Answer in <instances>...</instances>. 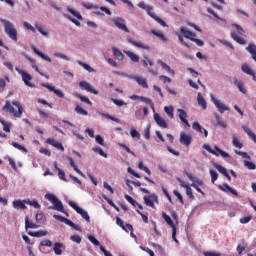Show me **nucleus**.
Masks as SVG:
<instances>
[{
  "label": "nucleus",
  "mask_w": 256,
  "mask_h": 256,
  "mask_svg": "<svg viewBox=\"0 0 256 256\" xmlns=\"http://www.w3.org/2000/svg\"><path fill=\"white\" fill-rule=\"evenodd\" d=\"M236 155H240L243 159H251V156L247 152H242L239 150H235Z\"/></svg>",
  "instance_id": "58"
},
{
  "label": "nucleus",
  "mask_w": 256,
  "mask_h": 256,
  "mask_svg": "<svg viewBox=\"0 0 256 256\" xmlns=\"http://www.w3.org/2000/svg\"><path fill=\"white\" fill-rule=\"evenodd\" d=\"M0 123L3 125V131L11 133V123H7L5 120H0Z\"/></svg>",
  "instance_id": "40"
},
{
  "label": "nucleus",
  "mask_w": 256,
  "mask_h": 256,
  "mask_svg": "<svg viewBox=\"0 0 256 256\" xmlns=\"http://www.w3.org/2000/svg\"><path fill=\"white\" fill-rule=\"evenodd\" d=\"M32 49L34 53L38 55V57H41V59H44V61H48L49 63H51V58L49 56L45 55L43 52L36 49L35 46H33Z\"/></svg>",
  "instance_id": "24"
},
{
  "label": "nucleus",
  "mask_w": 256,
  "mask_h": 256,
  "mask_svg": "<svg viewBox=\"0 0 256 256\" xmlns=\"http://www.w3.org/2000/svg\"><path fill=\"white\" fill-rule=\"evenodd\" d=\"M124 197H125L126 201H128V203L133 205V207H137V201H135V199H133V197H131L127 194H125Z\"/></svg>",
  "instance_id": "55"
},
{
  "label": "nucleus",
  "mask_w": 256,
  "mask_h": 256,
  "mask_svg": "<svg viewBox=\"0 0 256 256\" xmlns=\"http://www.w3.org/2000/svg\"><path fill=\"white\" fill-rule=\"evenodd\" d=\"M2 111H4V113H8V115H11V117L21 119V117H23L25 109H23V105H21V102L17 100H13L12 102L6 100L5 105L2 108Z\"/></svg>",
  "instance_id": "1"
},
{
  "label": "nucleus",
  "mask_w": 256,
  "mask_h": 256,
  "mask_svg": "<svg viewBox=\"0 0 256 256\" xmlns=\"http://www.w3.org/2000/svg\"><path fill=\"white\" fill-rule=\"evenodd\" d=\"M151 34L155 35V37H158V39L162 40L163 43H167V41H169L161 31L151 30Z\"/></svg>",
  "instance_id": "22"
},
{
  "label": "nucleus",
  "mask_w": 256,
  "mask_h": 256,
  "mask_svg": "<svg viewBox=\"0 0 256 256\" xmlns=\"http://www.w3.org/2000/svg\"><path fill=\"white\" fill-rule=\"evenodd\" d=\"M79 87L84 89V91H88V93H93V95H98L99 91L94 89V87L87 81H80L79 82Z\"/></svg>",
  "instance_id": "9"
},
{
  "label": "nucleus",
  "mask_w": 256,
  "mask_h": 256,
  "mask_svg": "<svg viewBox=\"0 0 256 256\" xmlns=\"http://www.w3.org/2000/svg\"><path fill=\"white\" fill-rule=\"evenodd\" d=\"M12 146H14V148L18 149L19 151L27 152V148H25L24 146H21V144L17 142H12Z\"/></svg>",
  "instance_id": "59"
},
{
  "label": "nucleus",
  "mask_w": 256,
  "mask_h": 256,
  "mask_svg": "<svg viewBox=\"0 0 256 256\" xmlns=\"http://www.w3.org/2000/svg\"><path fill=\"white\" fill-rule=\"evenodd\" d=\"M216 151H219V154L221 155V157L227 158V157H231V155H229V153L221 150L219 147L215 146Z\"/></svg>",
  "instance_id": "62"
},
{
  "label": "nucleus",
  "mask_w": 256,
  "mask_h": 256,
  "mask_svg": "<svg viewBox=\"0 0 256 256\" xmlns=\"http://www.w3.org/2000/svg\"><path fill=\"white\" fill-rule=\"evenodd\" d=\"M102 117H105V119H110L111 121H114L115 123H121V120L118 118H115L111 116L110 114L102 113Z\"/></svg>",
  "instance_id": "53"
},
{
  "label": "nucleus",
  "mask_w": 256,
  "mask_h": 256,
  "mask_svg": "<svg viewBox=\"0 0 256 256\" xmlns=\"http://www.w3.org/2000/svg\"><path fill=\"white\" fill-rule=\"evenodd\" d=\"M114 57H116V59H118V61H123L124 56H123V52H121L119 49L117 48H112Z\"/></svg>",
  "instance_id": "37"
},
{
  "label": "nucleus",
  "mask_w": 256,
  "mask_h": 256,
  "mask_svg": "<svg viewBox=\"0 0 256 256\" xmlns=\"http://www.w3.org/2000/svg\"><path fill=\"white\" fill-rule=\"evenodd\" d=\"M130 135L133 138L141 139V134L137 130H135V129H131L130 130Z\"/></svg>",
  "instance_id": "60"
},
{
  "label": "nucleus",
  "mask_w": 256,
  "mask_h": 256,
  "mask_svg": "<svg viewBox=\"0 0 256 256\" xmlns=\"http://www.w3.org/2000/svg\"><path fill=\"white\" fill-rule=\"evenodd\" d=\"M215 118H216L215 127L219 126V127H223V129L227 128V123H225V121H221V118L219 117V115H216Z\"/></svg>",
  "instance_id": "42"
},
{
  "label": "nucleus",
  "mask_w": 256,
  "mask_h": 256,
  "mask_svg": "<svg viewBox=\"0 0 256 256\" xmlns=\"http://www.w3.org/2000/svg\"><path fill=\"white\" fill-rule=\"evenodd\" d=\"M186 195L191 201L195 200V196L193 195V190L191 189L190 186L186 187Z\"/></svg>",
  "instance_id": "50"
},
{
  "label": "nucleus",
  "mask_w": 256,
  "mask_h": 256,
  "mask_svg": "<svg viewBox=\"0 0 256 256\" xmlns=\"http://www.w3.org/2000/svg\"><path fill=\"white\" fill-rule=\"evenodd\" d=\"M246 51H248V53L252 55V59H254V61L256 62V45L249 44L246 48Z\"/></svg>",
  "instance_id": "26"
},
{
  "label": "nucleus",
  "mask_w": 256,
  "mask_h": 256,
  "mask_svg": "<svg viewBox=\"0 0 256 256\" xmlns=\"http://www.w3.org/2000/svg\"><path fill=\"white\" fill-rule=\"evenodd\" d=\"M136 82L140 87H143V89H149V84H147V79L142 78V77H137Z\"/></svg>",
  "instance_id": "28"
},
{
  "label": "nucleus",
  "mask_w": 256,
  "mask_h": 256,
  "mask_svg": "<svg viewBox=\"0 0 256 256\" xmlns=\"http://www.w3.org/2000/svg\"><path fill=\"white\" fill-rule=\"evenodd\" d=\"M231 38L236 41V43H239V45H247V41L235 32H231Z\"/></svg>",
  "instance_id": "19"
},
{
  "label": "nucleus",
  "mask_w": 256,
  "mask_h": 256,
  "mask_svg": "<svg viewBox=\"0 0 256 256\" xmlns=\"http://www.w3.org/2000/svg\"><path fill=\"white\" fill-rule=\"evenodd\" d=\"M162 217L164 219V221L167 222V224L172 228V239L176 242L179 243V241L176 238L177 235V228L175 227V223L173 222V220L171 219L170 215H167V213L163 212L162 213Z\"/></svg>",
  "instance_id": "4"
},
{
  "label": "nucleus",
  "mask_w": 256,
  "mask_h": 256,
  "mask_svg": "<svg viewBox=\"0 0 256 256\" xmlns=\"http://www.w3.org/2000/svg\"><path fill=\"white\" fill-rule=\"evenodd\" d=\"M204 256H221V254L217 252L208 251V252H204Z\"/></svg>",
  "instance_id": "64"
},
{
  "label": "nucleus",
  "mask_w": 256,
  "mask_h": 256,
  "mask_svg": "<svg viewBox=\"0 0 256 256\" xmlns=\"http://www.w3.org/2000/svg\"><path fill=\"white\" fill-rule=\"evenodd\" d=\"M27 203L26 200H14L13 201V207L14 209H27V206L25 205Z\"/></svg>",
  "instance_id": "17"
},
{
  "label": "nucleus",
  "mask_w": 256,
  "mask_h": 256,
  "mask_svg": "<svg viewBox=\"0 0 256 256\" xmlns=\"http://www.w3.org/2000/svg\"><path fill=\"white\" fill-rule=\"evenodd\" d=\"M88 240L91 241L92 244L95 245L96 247H99V245H101L99 240H97V238H95V236L93 235L88 236Z\"/></svg>",
  "instance_id": "56"
},
{
  "label": "nucleus",
  "mask_w": 256,
  "mask_h": 256,
  "mask_svg": "<svg viewBox=\"0 0 256 256\" xmlns=\"http://www.w3.org/2000/svg\"><path fill=\"white\" fill-rule=\"evenodd\" d=\"M138 167H139V169H141V171H145V173H147V175H151V170L143 164V161L139 162Z\"/></svg>",
  "instance_id": "46"
},
{
  "label": "nucleus",
  "mask_w": 256,
  "mask_h": 256,
  "mask_svg": "<svg viewBox=\"0 0 256 256\" xmlns=\"http://www.w3.org/2000/svg\"><path fill=\"white\" fill-rule=\"evenodd\" d=\"M178 113L179 119L182 121V123H185L187 127H191V125L189 124V120H187V112H185V110L183 109H178Z\"/></svg>",
  "instance_id": "16"
},
{
  "label": "nucleus",
  "mask_w": 256,
  "mask_h": 256,
  "mask_svg": "<svg viewBox=\"0 0 256 256\" xmlns=\"http://www.w3.org/2000/svg\"><path fill=\"white\" fill-rule=\"evenodd\" d=\"M76 97L82 101V103H86L87 105H93L91 100H89L86 96H83L81 94H77Z\"/></svg>",
  "instance_id": "45"
},
{
  "label": "nucleus",
  "mask_w": 256,
  "mask_h": 256,
  "mask_svg": "<svg viewBox=\"0 0 256 256\" xmlns=\"http://www.w3.org/2000/svg\"><path fill=\"white\" fill-rule=\"evenodd\" d=\"M39 226L33 222H29V217L25 218V229H37Z\"/></svg>",
  "instance_id": "39"
},
{
  "label": "nucleus",
  "mask_w": 256,
  "mask_h": 256,
  "mask_svg": "<svg viewBox=\"0 0 256 256\" xmlns=\"http://www.w3.org/2000/svg\"><path fill=\"white\" fill-rule=\"evenodd\" d=\"M77 63L78 65H81V67H83L86 71H88V73H95V69H93V67H91L89 64L80 60H78Z\"/></svg>",
  "instance_id": "31"
},
{
  "label": "nucleus",
  "mask_w": 256,
  "mask_h": 256,
  "mask_svg": "<svg viewBox=\"0 0 256 256\" xmlns=\"http://www.w3.org/2000/svg\"><path fill=\"white\" fill-rule=\"evenodd\" d=\"M191 141H193V137L191 134H186L185 132L180 133V143L185 147H189L191 145Z\"/></svg>",
  "instance_id": "10"
},
{
  "label": "nucleus",
  "mask_w": 256,
  "mask_h": 256,
  "mask_svg": "<svg viewBox=\"0 0 256 256\" xmlns=\"http://www.w3.org/2000/svg\"><path fill=\"white\" fill-rule=\"evenodd\" d=\"M70 239L74 242V243H81V236L79 235H73L70 237Z\"/></svg>",
  "instance_id": "63"
},
{
  "label": "nucleus",
  "mask_w": 256,
  "mask_h": 256,
  "mask_svg": "<svg viewBox=\"0 0 256 256\" xmlns=\"http://www.w3.org/2000/svg\"><path fill=\"white\" fill-rule=\"evenodd\" d=\"M46 143L48 145H51L52 147H55L56 149H58L59 151H65V147H63V144L53 138H48L46 140Z\"/></svg>",
  "instance_id": "12"
},
{
  "label": "nucleus",
  "mask_w": 256,
  "mask_h": 256,
  "mask_svg": "<svg viewBox=\"0 0 256 256\" xmlns=\"http://www.w3.org/2000/svg\"><path fill=\"white\" fill-rule=\"evenodd\" d=\"M234 85H236V87H238L240 93H243L244 95H245V93H247V89H245V85L243 84V81L235 78Z\"/></svg>",
  "instance_id": "20"
},
{
  "label": "nucleus",
  "mask_w": 256,
  "mask_h": 256,
  "mask_svg": "<svg viewBox=\"0 0 256 256\" xmlns=\"http://www.w3.org/2000/svg\"><path fill=\"white\" fill-rule=\"evenodd\" d=\"M87 223H91V217H89V213L87 211L83 210V208H80L77 212Z\"/></svg>",
  "instance_id": "30"
},
{
  "label": "nucleus",
  "mask_w": 256,
  "mask_h": 256,
  "mask_svg": "<svg viewBox=\"0 0 256 256\" xmlns=\"http://www.w3.org/2000/svg\"><path fill=\"white\" fill-rule=\"evenodd\" d=\"M218 188L220 189V191H224V193H232V195H235V197H239V193L237 192V190L231 188V186H229V184L227 183L219 185Z\"/></svg>",
  "instance_id": "11"
},
{
  "label": "nucleus",
  "mask_w": 256,
  "mask_h": 256,
  "mask_svg": "<svg viewBox=\"0 0 256 256\" xmlns=\"http://www.w3.org/2000/svg\"><path fill=\"white\" fill-rule=\"evenodd\" d=\"M75 111L78 113V115H89V112H87V110L83 109L81 106H76Z\"/></svg>",
  "instance_id": "49"
},
{
  "label": "nucleus",
  "mask_w": 256,
  "mask_h": 256,
  "mask_svg": "<svg viewBox=\"0 0 256 256\" xmlns=\"http://www.w3.org/2000/svg\"><path fill=\"white\" fill-rule=\"evenodd\" d=\"M243 131H245L248 135V137H250V139H252V141H254V143H256V135L255 133H253V131H251V128L247 127V126H242Z\"/></svg>",
  "instance_id": "27"
},
{
  "label": "nucleus",
  "mask_w": 256,
  "mask_h": 256,
  "mask_svg": "<svg viewBox=\"0 0 256 256\" xmlns=\"http://www.w3.org/2000/svg\"><path fill=\"white\" fill-rule=\"evenodd\" d=\"M67 11H68V13H71V15H73V17H76V19H78L79 21H83V16H81V13H79V11H75L71 7H68Z\"/></svg>",
  "instance_id": "29"
},
{
  "label": "nucleus",
  "mask_w": 256,
  "mask_h": 256,
  "mask_svg": "<svg viewBox=\"0 0 256 256\" xmlns=\"http://www.w3.org/2000/svg\"><path fill=\"white\" fill-rule=\"evenodd\" d=\"M211 99H212V103H214L219 113H223L224 111H230L229 106L223 104V102H221L220 100H217V98L213 97V94H211Z\"/></svg>",
  "instance_id": "6"
},
{
  "label": "nucleus",
  "mask_w": 256,
  "mask_h": 256,
  "mask_svg": "<svg viewBox=\"0 0 256 256\" xmlns=\"http://www.w3.org/2000/svg\"><path fill=\"white\" fill-rule=\"evenodd\" d=\"M241 69L243 73H246V75H252L255 79V72L253 71V69H251V66H249L248 64H242Z\"/></svg>",
  "instance_id": "23"
},
{
  "label": "nucleus",
  "mask_w": 256,
  "mask_h": 256,
  "mask_svg": "<svg viewBox=\"0 0 256 256\" xmlns=\"http://www.w3.org/2000/svg\"><path fill=\"white\" fill-rule=\"evenodd\" d=\"M180 33L185 37V39H193L194 37H197V34L195 32H191L187 27L182 26L180 28Z\"/></svg>",
  "instance_id": "13"
},
{
  "label": "nucleus",
  "mask_w": 256,
  "mask_h": 256,
  "mask_svg": "<svg viewBox=\"0 0 256 256\" xmlns=\"http://www.w3.org/2000/svg\"><path fill=\"white\" fill-rule=\"evenodd\" d=\"M92 150L94 151V153H98L101 155V157H105V159H107V153H105V151H103L101 147H94L92 148Z\"/></svg>",
  "instance_id": "48"
},
{
  "label": "nucleus",
  "mask_w": 256,
  "mask_h": 256,
  "mask_svg": "<svg viewBox=\"0 0 256 256\" xmlns=\"http://www.w3.org/2000/svg\"><path fill=\"white\" fill-rule=\"evenodd\" d=\"M215 169H217V171H219V173H221L222 175H227L229 172L227 171V168L223 167L222 165L220 164H216L215 166Z\"/></svg>",
  "instance_id": "43"
},
{
  "label": "nucleus",
  "mask_w": 256,
  "mask_h": 256,
  "mask_svg": "<svg viewBox=\"0 0 256 256\" xmlns=\"http://www.w3.org/2000/svg\"><path fill=\"white\" fill-rule=\"evenodd\" d=\"M192 129H194V131H198L199 133H203V127L201 126V124H199V122H194L192 125Z\"/></svg>",
  "instance_id": "52"
},
{
  "label": "nucleus",
  "mask_w": 256,
  "mask_h": 256,
  "mask_svg": "<svg viewBox=\"0 0 256 256\" xmlns=\"http://www.w3.org/2000/svg\"><path fill=\"white\" fill-rule=\"evenodd\" d=\"M26 205H30L34 209H41V204L37 200H27Z\"/></svg>",
  "instance_id": "41"
},
{
  "label": "nucleus",
  "mask_w": 256,
  "mask_h": 256,
  "mask_svg": "<svg viewBox=\"0 0 256 256\" xmlns=\"http://www.w3.org/2000/svg\"><path fill=\"white\" fill-rule=\"evenodd\" d=\"M138 7H140V9H144L145 11H147L148 15L151 17V15H153L154 13L151 12L153 11V7L152 6H147L145 4V2H139L138 3Z\"/></svg>",
  "instance_id": "25"
},
{
  "label": "nucleus",
  "mask_w": 256,
  "mask_h": 256,
  "mask_svg": "<svg viewBox=\"0 0 256 256\" xmlns=\"http://www.w3.org/2000/svg\"><path fill=\"white\" fill-rule=\"evenodd\" d=\"M158 65H161L162 68L167 71V73H170V75H175V70L171 69V66L167 63L163 62V60L159 59L157 60Z\"/></svg>",
  "instance_id": "18"
},
{
  "label": "nucleus",
  "mask_w": 256,
  "mask_h": 256,
  "mask_svg": "<svg viewBox=\"0 0 256 256\" xmlns=\"http://www.w3.org/2000/svg\"><path fill=\"white\" fill-rule=\"evenodd\" d=\"M164 111H165V113L168 115V117H170V119H173V117H174V114H173V111H174L173 106H165V107H164Z\"/></svg>",
  "instance_id": "44"
},
{
  "label": "nucleus",
  "mask_w": 256,
  "mask_h": 256,
  "mask_svg": "<svg viewBox=\"0 0 256 256\" xmlns=\"http://www.w3.org/2000/svg\"><path fill=\"white\" fill-rule=\"evenodd\" d=\"M63 243L61 242H56L54 243V246H53V251L55 253V255H63Z\"/></svg>",
  "instance_id": "21"
},
{
  "label": "nucleus",
  "mask_w": 256,
  "mask_h": 256,
  "mask_svg": "<svg viewBox=\"0 0 256 256\" xmlns=\"http://www.w3.org/2000/svg\"><path fill=\"white\" fill-rule=\"evenodd\" d=\"M112 23H114L117 29H120L121 31H125V33H129V28H127V24H125V19L121 17H117L112 19Z\"/></svg>",
  "instance_id": "5"
},
{
  "label": "nucleus",
  "mask_w": 256,
  "mask_h": 256,
  "mask_svg": "<svg viewBox=\"0 0 256 256\" xmlns=\"http://www.w3.org/2000/svg\"><path fill=\"white\" fill-rule=\"evenodd\" d=\"M128 43H130V45H133L134 47H138V49H145L146 51H149V49H151V47H149V45H146L142 42H137L131 38H127Z\"/></svg>",
  "instance_id": "14"
},
{
  "label": "nucleus",
  "mask_w": 256,
  "mask_h": 256,
  "mask_svg": "<svg viewBox=\"0 0 256 256\" xmlns=\"http://www.w3.org/2000/svg\"><path fill=\"white\" fill-rule=\"evenodd\" d=\"M244 165H245V167H247V169H250V170H252V171L256 169L255 163H253V162H251V161L245 160V161H244Z\"/></svg>",
  "instance_id": "54"
},
{
  "label": "nucleus",
  "mask_w": 256,
  "mask_h": 256,
  "mask_svg": "<svg viewBox=\"0 0 256 256\" xmlns=\"http://www.w3.org/2000/svg\"><path fill=\"white\" fill-rule=\"evenodd\" d=\"M247 249V243L242 242L241 244H239L237 246V251L239 253V255H241V253H243V251H245Z\"/></svg>",
  "instance_id": "51"
},
{
  "label": "nucleus",
  "mask_w": 256,
  "mask_h": 256,
  "mask_svg": "<svg viewBox=\"0 0 256 256\" xmlns=\"http://www.w3.org/2000/svg\"><path fill=\"white\" fill-rule=\"evenodd\" d=\"M144 203L147 205V207H152V209H155V203H158L157 195L151 194L149 196H144Z\"/></svg>",
  "instance_id": "8"
},
{
  "label": "nucleus",
  "mask_w": 256,
  "mask_h": 256,
  "mask_svg": "<svg viewBox=\"0 0 256 256\" xmlns=\"http://www.w3.org/2000/svg\"><path fill=\"white\" fill-rule=\"evenodd\" d=\"M233 27H235L238 35H244L245 34V30L239 24H233Z\"/></svg>",
  "instance_id": "61"
},
{
  "label": "nucleus",
  "mask_w": 256,
  "mask_h": 256,
  "mask_svg": "<svg viewBox=\"0 0 256 256\" xmlns=\"http://www.w3.org/2000/svg\"><path fill=\"white\" fill-rule=\"evenodd\" d=\"M197 101H198V105H200V107H202V109H207V102L205 101V98H203V96H201V93H198L197 96Z\"/></svg>",
  "instance_id": "32"
},
{
  "label": "nucleus",
  "mask_w": 256,
  "mask_h": 256,
  "mask_svg": "<svg viewBox=\"0 0 256 256\" xmlns=\"http://www.w3.org/2000/svg\"><path fill=\"white\" fill-rule=\"evenodd\" d=\"M154 121H156L157 125H159V127H162V129H167L169 127V124H167V121L161 118L159 114H154Z\"/></svg>",
  "instance_id": "15"
},
{
  "label": "nucleus",
  "mask_w": 256,
  "mask_h": 256,
  "mask_svg": "<svg viewBox=\"0 0 256 256\" xmlns=\"http://www.w3.org/2000/svg\"><path fill=\"white\" fill-rule=\"evenodd\" d=\"M150 17H152V19H154L155 21H157L159 23V25H161L162 27H169V25H167V23L159 18V16H157V14H150Z\"/></svg>",
  "instance_id": "33"
},
{
  "label": "nucleus",
  "mask_w": 256,
  "mask_h": 256,
  "mask_svg": "<svg viewBox=\"0 0 256 256\" xmlns=\"http://www.w3.org/2000/svg\"><path fill=\"white\" fill-rule=\"evenodd\" d=\"M0 22L2 23L4 31L6 35H8L9 39L14 41V43H17V28H15V25L11 23L9 20H5L3 18L0 19Z\"/></svg>",
  "instance_id": "3"
},
{
  "label": "nucleus",
  "mask_w": 256,
  "mask_h": 256,
  "mask_svg": "<svg viewBox=\"0 0 256 256\" xmlns=\"http://www.w3.org/2000/svg\"><path fill=\"white\" fill-rule=\"evenodd\" d=\"M210 176H211V181L212 183H215V181H217V179H219V174L217 173V171L210 169Z\"/></svg>",
  "instance_id": "47"
},
{
  "label": "nucleus",
  "mask_w": 256,
  "mask_h": 256,
  "mask_svg": "<svg viewBox=\"0 0 256 256\" xmlns=\"http://www.w3.org/2000/svg\"><path fill=\"white\" fill-rule=\"evenodd\" d=\"M116 224L123 229V231H127V228H125V223L120 217H116Z\"/></svg>",
  "instance_id": "57"
},
{
  "label": "nucleus",
  "mask_w": 256,
  "mask_h": 256,
  "mask_svg": "<svg viewBox=\"0 0 256 256\" xmlns=\"http://www.w3.org/2000/svg\"><path fill=\"white\" fill-rule=\"evenodd\" d=\"M16 70H18V73L22 77V81L25 83V85H27V87H35V85L31 83V79H33V77L30 76L29 73L19 69H16Z\"/></svg>",
  "instance_id": "7"
},
{
  "label": "nucleus",
  "mask_w": 256,
  "mask_h": 256,
  "mask_svg": "<svg viewBox=\"0 0 256 256\" xmlns=\"http://www.w3.org/2000/svg\"><path fill=\"white\" fill-rule=\"evenodd\" d=\"M45 199L50 201V203H52V205H53V206L48 207V209H54V211H60V213H64V215H66V217H69V213H67L65 211V207H63V202H61V200H59V198H57V196H55V194L48 193L45 195Z\"/></svg>",
  "instance_id": "2"
},
{
  "label": "nucleus",
  "mask_w": 256,
  "mask_h": 256,
  "mask_svg": "<svg viewBox=\"0 0 256 256\" xmlns=\"http://www.w3.org/2000/svg\"><path fill=\"white\" fill-rule=\"evenodd\" d=\"M232 143L233 146L236 147L237 149H243V143L239 141L237 136L235 135L232 136Z\"/></svg>",
  "instance_id": "38"
},
{
  "label": "nucleus",
  "mask_w": 256,
  "mask_h": 256,
  "mask_svg": "<svg viewBox=\"0 0 256 256\" xmlns=\"http://www.w3.org/2000/svg\"><path fill=\"white\" fill-rule=\"evenodd\" d=\"M28 235H30V237H45L47 235V231L39 230L37 232H28Z\"/></svg>",
  "instance_id": "34"
},
{
  "label": "nucleus",
  "mask_w": 256,
  "mask_h": 256,
  "mask_svg": "<svg viewBox=\"0 0 256 256\" xmlns=\"http://www.w3.org/2000/svg\"><path fill=\"white\" fill-rule=\"evenodd\" d=\"M127 57H129V59H131V61H133V63H139V57L137 56V54L131 52V51H125Z\"/></svg>",
  "instance_id": "36"
},
{
  "label": "nucleus",
  "mask_w": 256,
  "mask_h": 256,
  "mask_svg": "<svg viewBox=\"0 0 256 256\" xmlns=\"http://www.w3.org/2000/svg\"><path fill=\"white\" fill-rule=\"evenodd\" d=\"M140 101H142L143 103H146V105H150L151 109L155 111V104L153 103V100H151V98L142 96L140 97Z\"/></svg>",
  "instance_id": "35"
}]
</instances>
